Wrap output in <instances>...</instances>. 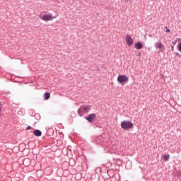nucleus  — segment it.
Masks as SVG:
<instances>
[{"label":"nucleus","mask_w":181,"mask_h":181,"mask_svg":"<svg viewBox=\"0 0 181 181\" xmlns=\"http://www.w3.org/2000/svg\"><path fill=\"white\" fill-rule=\"evenodd\" d=\"M121 127L126 131L134 128V123L129 120H124L121 122Z\"/></svg>","instance_id":"nucleus-1"},{"label":"nucleus","mask_w":181,"mask_h":181,"mask_svg":"<svg viewBox=\"0 0 181 181\" xmlns=\"http://www.w3.org/2000/svg\"><path fill=\"white\" fill-rule=\"evenodd\" d=\"M44 98L45 100H49L50 98V93L47 92L44 94Z\"/></svg>","instance_id":"nucleus-11"},{"label":"nucleus","mask_w":181,"mask_h":181,"mask_svg":"<svg viewBox=\"0 0 181 181\" xmlns=\"http://www.w3.org/2000/svg\"><path fill=\"white\" fill-rule=\"evenodd\" d=\"M90 110H91V107H90V105H82L78 109V114L80 117H83L85 114H88V112H90Z\"/></svg>","instance_id":"nucleus-2"},{"label":"nucleus","mask_w":181,"mask_h":181,"mask_svg":"<svg viewBox=\"0 0 181 181\" xmlns=\"http://www.w3.org/2000/svg\"><path fill=\"white\" fill-rule=\"evenodd\" d=\"M175 54H176L177 56H179V57H180V55L179 54L178 52H176Z\"/></svg>","instance_id":"nucleus-20"},{"label":"nucleus","mask_w":181,"mask_h":181,"mask_svg":"<svg viewBox=\"0 0 181 181\" xmlns=\"http://www.w3.org/2000/svg\"><path fill=\"white\" fill-rule=\"evenodd\" d=\"M27 160H28V159H25V160H24V162H27Z\"/></svg>","instance_id":"nucleus-23"},{"label":"nucleus","mask_w":181,"mask_h":181,"mask_svg":"<svg viewBox=\"0 0 181 181\" xmlns=\"http://www.w3.org/2000/svg\"><path fill=\"white\" fill-rule=\"evenodd\" d=\"M171 50H172V52H174V46H171Z\"/></svg>","instance_id":"nucleus-19"},{"label":"nucleus","mask_w":181,"mask_h":181,"mask_svg":"<svg viewBox=\"0 0 181 181\" xmlns=\"http://www.w3.org/2000/svg\"><path fill=\"white\" fill-rule=\"evenodd\" d=\"M107 173H111V170H109L107 171Z\"/></svg>","instance_id":"nucleus-21"},{"label":"nucleus","mask_w":181,"mask_h":181,"mask_svg":"<svg viewBox=\"0 0 181 181\" xmlns=\"http://www.w3.org/2000/svg\"><path fill=\"white\" fill-rule=\"evenodd\" d=\"M155 48H156V49H159V52H162L163 51L165 47H164V45L162 44L161 42H155Z\"/></svg>","instance_id":"nucleus-4"},{"label":"nucleus","mask_w":181,"mask_h":181,"mask_svg":"<svg viewBox=\"0 0 181 181\" xmlns=\"http://www.w3.org/2000/svg\"><path fill=\"white\" fill-rule=\"evenodd\" d=\"M142 47H143V45H142V43H141V42H138L134 44V48L138 50L141 49Z\"/></svg>","instance_id":"nucleus-8"},{"label":"nucleus","mask_w":181,"mask_h":181,"mask_svg":"<svg viewBox=\"0 0 181 181\" xmlns=\"http://www.w3.org/2000/svg\"><path fill=\"white\" fill-rule=\"evenodd\" d=\"M42 21L47 22L49 21H53V19H54V17H53L52 14H45L42 16Z\"/></svg>","instance_id":"nucleus-5"},{"label":"nucleus","mask_w":181,"mask_h":181,"mask_svg":"<svg viewBox=\"0 0 181 181\" xmlns=\"http://www.w3.org/2000/svg\"><path fill=\"white\" fill-rule=\"evenodd\" d=\"M121 165H122V160H121V159H118L117 160V165H115V167H117V170H118L119 168V166H121Z\"/></svg>","instance_id":"nucleus-12"},{"label":"nucleus","mask_w":181,"mask_h":181,"mask_svg":"<svg viewBox=\"0 0 181 181\" xmlns=\"http://www.w3.org/2000/svg\"><path fill=\"white\" fill-rule=\"evenodd\" d=\"M2 111V104L0 103V112Z\"/></svg>","instance_id":"nucleus-18"},{"label":"nucleus","mask_w":181,"mask_h":181,"mask_svg":"<svg viewBox=\"0 0 181 181\" xmlns=\"http://www.w3.org/2000/svg\"><path fill=\"white\" fill-rule=\"evenodd\" d=\"M179 40L180 41V38H177L176 40H173L172 42V45L173 46H175V45L177 44V41Z\"/></svg>","instance_id":"nucleus-14"},{"label":"nucleus","mask_w":181,"mask_h":181,"mask_svg":"<svg viewBox=\"0 0 181 181\" xmlns=\"http://www.w3.org/2000/svg\"><path fill=\"white\" fill-rule=\"evenodd\" d=\"M129 164V163H127L126 168H127V166H128Z\"/></svg>","instance_id":"nucleus-22"},{"label":"nucleus","mask_w":181,"mask_h":181,"mask_svg":"<svg viewBox=\"0 0 181 181\" xmlns=\"http://www.w3.org/2000/svg\"><path fill=\"white\" fill-rule=\"evenodd\" d=\"M95 118H97V115H95V113H93L86 117V119L88 121V122H93Z\"/></svg>","instance_id":"nucleus-6"},{"label":"nucleus","mask_w":181,"mask_h":181,"mask_svg":"<svg viewBox=\"0 0 181 181\" xmlns=\"http://www.w3.org/2000/svg\"><path fill=\"white\" fill-rule=\"evenodd\" d=\"M128 76H127L126 75H119L117 78V81L119 83H124L126 82H128Z\"/></svg>","instance_id":"nucleus-3"},{"label":"nucleus","mask_w":181,"mask_h":181,"mask_svg":"<svg viewBox=\"0 0 181 181\" xmlns=\"http://www.w3.org/2000/svg\"><path fill=\"white\" fill-rule=\"evenodd\" d=\"M29 129H32V127L28 126L26 128V131H29Z\"/></svg>","instance_id":"nucleus-17"},{"label":"nucleus","mask_w":181,"mask_h":181,"mask_svg":"<svg viewBox=\"0 0 181 181\" xmlns=\"http://www.w3.org/2000/svg\"><path fill=\"white\" fill-rule=\"evenodd\" d=\"M124 1H131V0H124Z\"/></svg>","instance_id":"nucleus-24"},{"label":"nucleus","mask_w":181,"mask_h":181,"mask_svg":"<svg viewBox=\"0 0 181 181\" xmlns=\"http://www.w3.org/2000/svg\"><path fill=\"white\" fill-rule=\"evenodd\" d=\"M165 29L166 30H165V33H166L170 32V29H168V27H165Z\"/></svg>","instance_id":"nucleus-16"},{"label":"nucleus","mask_w":181,"mask_h":181,"mask_svg":"<svg viewBox=\"0 0 181 181\" xmlns=\"http://www.w3.org/2000/svg\"><path fill=\"white\" fill-rule=\"evenodd\" d=\"M114 177H115V181H119V180L121 179V175H119V173H115L114 174Z\"/></svg>","instance_id":"nucleus-10"},{"label":"nucleus","mask_w":181,"mask_h":181,"mask_svg":"<svg viewBox=\"0 0 181 181\" xmlns=\"http://www.w3.org/2000/svg\"><path fill=\"white\" fill-rule=\"evenodd\" d=\"M33 134V135H35V136H42V131H40L39 129L34 130Z\"/></svg>","instance_id":"nucleus-9"},{"label":"nucleus","mask_w":181,"mask_h":181,"mask_svg":"<svg viewBox=\"0 0 181 181\" xmlns=\"http://www.w3.org/2000/svg\"><path fill=\"white\" fill-rule=\"evenodd\" d=\"M170 158V155L169 154H166L163 156V160L166 162L169 160Z\"/></svg>","instance_id":"nucleus-13"},{"label":"nucleus","mask_w":181,"mask_h":181,"mask_svg":"<svg viewBox=\"0 0 181 181\" xmlns=\"http://www.w3.org/2000/svg\"><path fill=\"white\" fill-rule=\"evenodd\" d=\"M177 48V50L180 52H181V42L178 43Z\"/></svg>","instance_id":"nucleus-15"},{"label":"nucleus","mask_w":181,"mask_h":181,"mask_svg":"<svg viewBox=\"0 0 181 181\" xmlns=\"http://www.w3.org/2000/svg\"><path fill=\"white\" fill-rule=\"evenodd\" d=\"M125 40L129 47H131V45L134 44V40H132V37L129 36V35H127Z\"/></svg>","instance_id":"nucleus-7"}]
</instances>
